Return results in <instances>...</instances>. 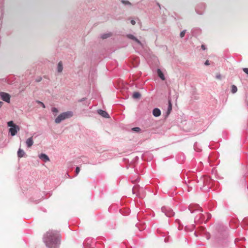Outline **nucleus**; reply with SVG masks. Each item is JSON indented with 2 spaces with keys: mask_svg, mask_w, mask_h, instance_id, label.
I'll return each instance as SVG.
<instances>
[{
  "mask_svg": "<svg viewBox=\"0 0 248 248\" xmlns=\"http://www.w3.org/2000/svg\"><path fill=\"white\" fill-rule=\"evenodd\" d=\"M111 35H112V33H105V34H103L101 36V38L103 39H106V38L111 36Z\"/></svg>",
  "mask_w": 248,
  "mask_h": 248,
  "instance_id": "obj_14",
  "label": "nucleus"
},
{
  "mask_svg": "<svg viewBox=\"0 0 248 248\" xmlns=\"http://www.w3.org/2000/svg\"><path fill=\"white\" fill-rule=\"evenodd\" d=\"M3 104L2 102L0 101V108L2 106Z\"/></svg>",
  "mask_w": 248,
  "mask_h": 248,
  "instance_id": "obj_29",
  "label": "nucleus"
},
{
  "mask_svg": "<svg viewBox=\"0 0 248 248\" xmlns=\"http://www.w3.org/2000/svg\"><path fill=\"white\" fill-rule=\"evenodd\" d=\"M157 74H158V76H159V77L163 80H164L165 79V77L163 74V73L162 72V71H161L160 69H158L157 70Z\"/></svg>",
  "mask_w": 248,
  "mask_h": 248,
  "instance_id": "obj_10",
  "label": "nucleus"
},
{
  "mask_svg": "<svg viewBox=\"0 0 248 248\" xmlns=\"http://www.w3.org/2000/svg\"><path fill=\"white\" fill-rule=\"evenodd\" d=\"M186 31V30H184L183 31L181 32V33L180 34V36L181 38H183L185 36Z\"/></svg>",
  "mask_w": 248,
  "mask_h": 248,
  "instance_id": "obj_18",
  "label": "nucleus"
},
{
  "mask_svg": "<svg viewBox=\"0 0 248 248\" xmlns=\"http://www.w3.org/2000/svg\"><path fill=\"white\" fill-rule=\"evenodd\" d=\"M137 180H138V178H137V179H136V180H131V181H132V182H134L136 181H137Z\"/></svg>",
  "mask_w": 248,
  "mask_h": 248,
  "instance_id": "obj_30",
  "label": "nucleus"
},
{
  "mask_svg": "<svg viewBox=\"0 0 248 248\" xmlns=\"http://www.w3.org/2000/svg\"><path fill=\"white\" fill-rule=\"evenodd\" d=\"M237 91V87L235 85H232L231 87V92L232 93H236Z\"/></svg>",
  "mask_w": 248,
  "mask_h": 248,
  "instance_id": "obj_15",
  "label": "nucleus"
},
{
  "mask_svg": "<svg viewBox=\"0 0 248 248\" xmlns=\"http://www.w3.org/2000/svg\"><path fill=\"white\" fill-rule=\"evenodd\" d=\"M26 143L28 148L31 147L33 144L32 137L28 138L26 141Z\"/></svg>",
  "mask_w": 248,
  "mask_h": 248,
  "instance_id": "obj_6",
  "label": "nucleus"
},
{
  "mask_svg": "<svg viewBox=\"0 0 248 248\" xmlns=\"http://www.w3.org/2000/svg\"><path fill=\"white\" fill-rule=\"evenodd\" d=\"M133 98L135 99L140 98V94L138 92H134L133 94Z\"/></svg>",
  "mask_w": 248,
  "mask_h": 248,
  "instance_id": "obj_13",
  "label": "nucleus"
},
{
  "mask_svg": "<svg viewBox=\"0 0 248 248\" xmlns=\"http://www.w3.org/2000/svg\"><path fill=\"white\" fill-rule=\"evenodd\" d=\"M51 110L54 113H57L58 112V110L56 108H52Z\"/></svg>",
  "mask_w": 248,
  "mask_h": 248,
  "instance_id": "obj_19",
  "label": "nucleus"
},
{
  "mask_svg": "<svg viewBox=\"0 0 248 248\" xmlns=\"http://www.w3.org/2000/svg\"><path fill=\"white\" fill-rule=\"evenodd\" d=\"M39 158L41 159H42V160H43L44 161H45V162L49 161V157H48V156L44 154H41L39 155Z\"/></svg>",
  "mask_w": 248,
  "mask_h": 248,
  "instance_id": "obj_8",
  "label": "nucleus"
},
{
  "mask_svg": "<svg viewBox=\"0 0 248 248\" xmlns=\"http://www.w3.org/2000/svg\"><path fill=\"white\" fill-rule=\"evenodd\" d=\"M166 214L168 217H171L174 215V213L172 211H169L168 213H166Z\"/></svg>",
  "mask_w": 248,
  "mask_h": 248,
  "instance_id": "obj_16",
  "label": "nucleus"
},
{
  "mask_svg": "<svg viewBox=\"0 0 248 248\" xmlns=\"http://www.w3.org/2000/svg\"><path fill=\"white\" fill-rule=\"evenodd\" d=\"M63 69L62 64V62H60L58 65V72L60 73L62 72Z\"/></svg>",
  "mask_w": 248,
  "mask_h": 248,
  "instance_id": "obj_12",
  "label": "nucleus"
},
{
  "mask_svg": "<svg viewBox=\"0 0 248 248\" xmlns=\"http://www.w3.org/2000/svg\"><path fill=\"white\" fill-rule=\"evenodd\" d=\"M153 114L155 117H158L161 114V111L159 109H158L157 108H155L153 109Z\"/></svg>",
  "mask_w": 248,
  "mask_h": 248,
  "instance_id": "obj_9",
  "label": "nucleus"
},
{
  "mask_svg": "<svg viewBox=\"0 0 248 248\" xmlns=\"http://www.w3.org/2000/svg\"><path fill=\"white\" fill-rule=\"evenodd\" d=\"M80 171V168L78 167H77L76 169V175H78Z\"/></svg>",
  "mask_w": 248,
  "mask_h": 248,
  "instance_id": "obj_20",
  "label": "nucleus"
},
{
  "mask_svg": "<svg viewBox=\"0 0 248 248\" xmlns=\"http://www.w3.org/2000/svg\"><path fill=\"white\" fill-rule=\"evenodd\" d=\"M0 96L3 101L7 103L10 102V95L9 94L4 92H1L0 93Z\"/></svg>",
  "mask_w": 248,
  "mask_h": 248,
  "instance_id": "obj_4",
  "label": "nucleus"
},
{
  "mask_svg": "<svg viewBox=\"0 0 248 248\" xmlns=\"http://www.w3.org/2000/svg\"><path fill=\"white\" fill-rule=\"evenodd\" d=\"M122 3L124 4H129V5H131V3L130 2H129L128 1H125V0H122Z\"/></svg>",
  "mask_w": 248,
  "mask_h": 248,
  "instance_id": "obj_21",
  "label": "nucleus"
},
{
  "mask_svg": "<svg viewBox=\"0 0 248 248\" xmlns=\"http://www.w3.org/2000/svg\"><path fill=\"white\" fill-rule=\"evenodd\" d=\"M216 78L218 79H221V76L220 74H217V75H216Z\"/></svg>",
  "mask_w": 248,
  "mask_h": 248,
  "instance_id": "obj_24",
  "label": "nucleus"
},
{
  "mask_svg": "<svg viewBox=\"0 0 248 248\" xmlns=\"http://www.w3.org/2000/svg\"><path fill=\"white\" fill-rule=\"evenodd\" d=\"M171 110V104L170 102H169V105L168 110V114H169L170 113V110Z\"/></svg>",
  "mask_w": 248,
  "mask_h": 248,
  "instance_id": "obj_17",
  "label": "nucleus"
},
{
  "mask_svg": "<svg viewBox=\"0 0 248 248\" xmlns=\"http://www.w3.org/2000/svg\"><path fill=\"white\" fill-rule=\"evenodd\" d=\"M132 129H133V130L137 131V132H139L140 130V129L139 127H134Z\"/></svg>",
  "mask_w": 248,
  "mask_h": 248,
  "instance_id": "obj_23",
  "label": "nucleus"
},
{
  "mask_svg": "<svg viewBox=\"0 0 248 248\" xmlns=\"http://www.w3.org/2000/svg\"><path fill=\"white\" fill-rule=\"evenodd\" d=\"M24 155H25L24 151L22 149L19 148L18 149V152H17V155H18V156L19 157H22L24 156Z\"/></svg>",
  "mask_w": 248,
  "mask_h": 248,
  "instance_id": "obj_11",
  "label": "nucleus"
},
{
  "mask_svg": "<svg viewBox=\"0 0 248 248\" xmlns=\"http://www.w3.org/2000/svg\"><path fill=\"white\" fill-rule=\"evenodd\" d=\"M98 113L104 118H109V117L108 114L106 111H104L103 110H101V109L98 110Z\"/></svg>",
  "mask_w": 248,
  "mask_h": 248,
  "instance_id": "obj_5",
  "label": "nucleus"
},
{
  "mask_svg": "<svg viewBox=\"0 0 248 248\" xmlns=\"http://www.w3.org/2000/svg\"><path fill=\"white\" fill-rule=\"evenodd\" d=\"M60 240V236L57 232L51 231L47 232L45 234V241L46 245L49 248H55L59 243Z\"/></svg>",
  "mask_w": 248,
  "mask_h": 248,
  "instance_id": "obj_1",
  "label": "nucleus"
},
{
  "mask_svg": "<svg viewBox=\"0 0 248 248\" xmlns=\"http://www.w3.org/2000/svg\"><path fill=\"white\" fill-rule=\"evenodd\" d=\"M7 125L8 126L11 127L9 129V131L12 136L16 135L17 131L20 130L19 126L15 124L12 121L8 122Z\"/></svg>",
  "mask_w": 248,
  "mask_h": 248,
  "instance_id": "obj_3",
  "label": "nucleus"
},
{
  "mask_svg": "<svg viewBox=\"0 0 248 248\" xmlns=\"http://www.w3.org/2000/svg\"><path fill=\"white\" fill-rule=\"evenodd\" d=\"M39 103H40V104H41V105H42V107H43V108H45V105H44L42 102H39Z\"/></svg>",
  "mask_w": 248,
  "mask_h": 248,
  "instance_id": "obj_28",
  "label": "nucleus"
},
{
  "mask_svg": "<svg viewBox=\"0 0 248 248\" xmlns=\"http://www.w3.org/2000/svg\"><path fill=\"white\" fill-rule=\"evenodd\" d=\"M131 23L133 25H134L135 24H136V22L135 20H132L131 21Z\"/></svg>",
  "mask_w": 248,
  "mask_h": 248,
  "instance_id": "obj_25",
  "label": "nucleus"
},
{
  "mask_svg": "<svg viewBox=\"0 0 248 248\" xmlns=\"http://www.w3.org/2000/svg\"><path fill=\"white\" fill-rule=\"evenodd\" d=\"M127 37L130 39H132V40H133L134 41H135L138 44H139V45H142V44L141 43V42L138 40L137 38H136L134 35H133L132 34H127Z\"/></svg>",
  "mask_w": 248,
  "mask_h": 248,
  "instance_id": "obj_7",
  "label": "nucleus"
},
{
  "mask_svg": "<svg viewBox=\"0 0 248 248\" xmlns=\"http://www.w3.org/2000/svg\"><path fill=\"white\" fill-rule=\"evenodd\" d=\"M243 71L248 75V68H244L243 69Z\"/></svg>",
  "mask_w": 248,
  "mask_h": 248,
  "instance_id": "obj_22",
  "label": "nucleus"
},
{
  "mask_svg": "<svg viewBox=\"0 0 248 248\" xmlns=\"http://www.w3.org/2000/svg\"><path fill=\"white\" fill-rule=\"evenodd\" d=\"M73 116V113L71 111L63 112L60 114L55 120L57 124L60 123L62 120L69 118Z\"/></svg>",
  "mask_w": 248,
  "mask_h": 248,
  "instance_id": "obj_2",
  "label": "nucleus"
},
{
  "mask_svg": "<svg viewBox=\"0 0 248 248\" xmlns=\"http://www.w3.org/2000/svg\"><path fill=\"white\" fill-rule=\"evenodd\" d=\"M201 47H202V48L203 50H205L206 49L205 46L204 45H202V46H201Z\"/></svg>",
  "mask_w": 248,
  "mask_h": 248,
  "instance_id": "obj_27",
  "label": "nucleus"
},
{
  "mask_svg": "<svg viewBox=\"0 0 248 248\" xmlns=\"http://www.w3.org/2000/svg\"><path fill=\"white\" fill-rule=\"evenodd\" d=\"M205 64L206 65H209L210 64L209 63V61L208 60H206L205 62Z\"/></svg>",
  "mask_w": 248,
  "mask_h": 248,
  "instance_id": "obj_26",
  "label": "nucleus"
}]
</instances>
